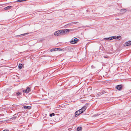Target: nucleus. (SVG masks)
<instances>
[{
  "instance_id": "nucleus-1",
  "label": "nucleus",
  "mask_w": 131,
  "mask_h": 131,
  "mask_svg": "<svg viewBox=\"0 0 131 131\" xmlns=\"http://www.w3.org/2000/svg\"><path fill=\"white\" fill-rule=\"evenodd\" d=\"M54 34L56 36L62 35V32L61 30H60L54 32Z\"/></svg>"
},
{
  "instance_id": "nucleus-2",
  "label": "nucleus",
  "mask_w": 131,
  "mask_h": 131,
  "mask_svg": "<svg viewBox=\"0 0 131 131\" xmlns=\"http://www.w3.org/2000/svg\"><path fill=\"white\" fill-rule=\"evenodd\" d=\"M79 39L77 38L72 39L71 41V43L72 44H75L77 43Z\"/></svg>"
},
{
  "instance_id": "nucleus-3",
  "label": "nucleus",
  "mask_w": 131,
  "mask_h": 131,
  "mask_svg": "<svg viewBox=\"0 0 131 131\" xmlns=\"http://www.w3.org/2000/svg\"><path fill=\"white\" fill-rule=\"evenodd\" d=\"M61 30L62 32V35L65 34L67 33V32H69V29H66Z\"/></svg>"
},
{
  "instance_id": "nucleus-4",
  "label": "nucleus",
  "mask_w": 131,
  "mask_h": 131,
  "mask_svg": "<svg viewBox=\"0 0 131 131\" xmlns=\"http://www.w3.org/2000/svg\"><path fill=\"white\" fill-rule=\"evenodd\" d=\"M30 91L31 90L30 88L29 87H27L25 90H23V91L24 92L29 93Z\"/></svg>"
},
{
  "instance_id": "nucleus-5",
  "label": "nucleus",
  "mask_w": 131,
  "mask_h": 131,
  "mask_svg": "<svg viewBox=\"0 0 131 131\" xmlns=\"http://www.w3.org/2000/svg\"><path fill=\"white\" fill-rule=\"evenodd\" d=\"M131 45V41H129L127 42H126L125 43L124 46H128Z\"/></svg>"
},
{
  "instance_id": "nucleus-6",
  "label": "nucleus",
  "mask_w": 131,
  "mask_h": 131,
  "mask_svg": "<svg viewBox=\"0 0 131 131\" xmlns=\"http://www.w3.org/2000/svg\"><path fill=\"white\" fill-rule=\"evenodd\" d=\"M80 111H77L75 113V117L78 116L80 114L82 113V112H81L79 113V112Z\"/></svg>"
},
{
  "instance_id": "nucleus-7",
  "label": "nucleus",
  "mask_w": 131,
  "mask_h": 131,
  "mask_svg": "<svg viewBox=\"0 0 131 131\" xmlns=\"http://www.w3.org/2000/svg\"><path fill=\"white\" fill-rule=\"evenodd\" d=\"M22 108L26 109H30L31 107L29 106H25L23 107Z\"/></svg>"
},
{
  "instance_id": "nucleus-8",
  "label": "nucleus",
  "mask_w": 131,
  "mask_h": 131,
  "mask_svg": "<svg viewBox=\"0 0 131 131\" xmlns=\"http://www.w3.org/2000/svg\"><path fill=\"white\" fill-rule=\"evenodd\" d=\"M86 107L85 106H83L82 108L80 109V110H82V112L83 113L86 109Z\"/></svg>"
},
{
  "instance_id": "nucleus-9",
  "label": "nucleus",
  "mask_w": 131,
  "mask_h": 131,
  "mask_svg": "<svg viewBox=\"0 0 131 131\" xmlns=\"http://www.w3.org/2000/svg\"><path fill=\"white\" fill-rule=\"evenodd\" d=\"M122 86L121 85H118L116 86V89L117 90H120Z\"/></svg>"
},
{
  "instance_id": "nucleus-10",
  "label": "nucleus",
  "mask_w": 131,
  "mask_h": 131,
  "mask_svg": "<svg viewBox=\"0 0 131 131\" xmlns=\"http://www.w3.org/2000/svg\"><path fill=\"white\" fill-rule=\"evenodd\" d=\"M126 11V9H123L120 10V13H121L123 14Z\"/></svg>"
},
{
  "instance_id": "nucleus-11",
  "label": "nucleus",
  "mask_w": 131,
  "mask_h": 131,
  "mask_svg": "<svg viewBox=\"0 0 131 131\" xmlns=\"http://www.w3.org/2000/svg\"><path fill=\"white\" fill-rule=\"evenodd\" d=\"M120 36H112V37H113V39H118L120 37Z\"/></svg>"
},
{
  "instance_id": "nucleus-12",
  "label": "nucleus",
  "mask_w": 131,
  "mask_h": 131,
  "mask_svg": "<svg viewBox=\"0 0 131 131\" xmlns=\"http://www.w3.org/2000/svg\"><path fill=\"white\" fill-rule=\"evenodd\" d=\"M113 37H110L109 38H104V39H105L107 40H111L113 39Z\"/></svg>"
},
{
  "instance_id": "nucleus-13",
  "label": "nucleus",
  "mask_w": 131,
  "mask_h": 131,
  "mask_svg": "<svg viewBox=\"0 0 131 131\" xmlns=\"http://www.w3.org/2000/svg\"><path fill=\"white\" fill-rule=\"evenodd\" d=\"M12 7L11 6H8L7 7L4 8V9L5 10H8V9H10V7Z\"/></svg>"
},
{
  "instance_id": "nucleus-14",
  "label": "nucleus",
  "mask_w": 131,
  "mask_h": 131,
  "mask_svg": "<svg viewBox=\"0 0 131 131\" xmlns=\"http://www.w3.org/2000/svg\"><path fill=\"white\" fill-rule=\"evenodd\" d=\"M22 66H23V65L22 64H19V66H18L19 68V69H20L22 67Z\"/></svg>"
},
{
  "instance_id": "nucleus-15",
  "label": "nucleus",
  "mask_w": 131,
  "mask_h": 131,
  "mask_svg": "<svg viewBox=\"0 0 131 131\" xmlns=\"http://www.w3.org/2000/svg\"><path fill=\"white\" fill-rule=\"evenodd\" d=\"M82 128L81 127H78L77 129V131H81Z\"/></svg>"
},
{
  "instance_id": "nucleus-16",
  "label": "nucleus",
  "mask_w": 131,
  "mask_h": 131,
  "mask_svg": "<svg viewBox=\"0 0 131 131\" xmlns=\"http://www.w3.org/2000/svg\"><path fill=\"white\" fill-rule=\"evenodd\" d=\"M16 117H17L15 115H14V117H12L11 118V119H15L16 118Z\"/></svg>"
},
{
  "instance_id": "nucleus-17",
  "label": "nucleus",
  "mask_w": 131,
  "mask_h": 131,
  "mask_svg": "<svg viewBox=\"0 0 131 131\" xmlns=\"http://www.w3.org/2000/svg\"><path fill=\"white\" fill-rule=\"evenodd\" d=\"M103 93V92H102L98 93L97 95H102V94H104V93Z\"/></svg>"
},
{
  "instance_id": "nucleus-18",
  "label": "nucleus",
  "mask_w": 131,
  "mask_h": 131,
  "mask_svg": "<svg viewBox=\"0 0 131 131\" xmlns=\"http://www.w3.org/2000/svg\"><path fill=\"white\" fill-rule=\"evenodd\" d=\"M16 95L17 96H20L21 95V93L19 92H18L16 93Z\"/></svg>"
},
{
  "instance_id": "nucleus-19",
  "label": "nucleus",
  "mask_w": 131,
  "mask_h": 131,
  "mask_svg": "<svg viewBox=\"0 0 131 131\" xmlns=\"http://www.w3.org/2000/svg\"><path fill=\"white\" fill-rule=\"evenodd\" d=\"M54 115L55 114L54 113H52L51 114H50L49 115L50 116L52 117V116H54Z\"/></svg>"
},
{
  "instance_id": "nucleus-20",
  "label": "nucleus",
  "mask_w": 131,
  "mask_h": 131,
  "mask_svg": "<svg viewBox=\"0 0 131 131\" xmlns=\"http://www.w3.org/2000/svg\"><path fill=\"white\" fill-rule=\"evenodd\" d=\"M28 34H29L28 33H25V34H21V35H19V36H21V35L24 36L25 35H26Z\"/></svg>"
},
{
  "instance_id": "nucleus-21",
  "label": "nucleus",
  "mask_w": 131,
  "mask_h": 131,
  "mask_svg": "<svg viewBox=\"0 0 131 131\" xmlns=\"http://www.w3.org/2000/svg\"><path fill=\"white\" fill-rule=\"evenodd\" d=\"M58 49H60L59 48H56L54 49V51L57 50H58Z\"/></svg>"
},
{
  "instance_id": "nucleus-22",
  "label": "nucleus",
  "mask_w": 131,
  "mask_h": 131,
  "mask_svg": "<svg viewBox=\"0 0 131 131\" xmlns=\"http://www.w3.org/2000/svg\"><path fill=\"white\" fill-rule=\"evenodd\" d=\"M99 115V114H97L96 115L95 114V115H94V116H96L97 115Z\"/></svg>"
},
{
  "instance_id": "nucleus-23",
  "label": "nucleus",
  "mask_w": 131,
  "mask_h": 131,
  "mask_svg": "<svg viewBox=\"0 0 131 131\" xmlns=\"http://www.w3.org/2000/svg\"><path fill=\"white\" fill-rule=\"evenodd\" d=\"M79 111H79V113H80V112H82V110H81V111H80V110H79Z\"/></svg>"
},
{
  "instance_id": "nucleus-24",
  "label": "nucleus",
  "mask_w": 131,
  "mask_h": 131,
  "mask_svg": "<svg viewBox=\"0 0 131 131\" xmlns=\"http://www.w3.org/2000/svg\"><path fill=\"white\" fill-rule=\"evenodd\" d=\"M3 131H9V130H3Z\"/></svg>"
},
{
  "instance_id": "nucleus-25",
  "label": "nucleus",
  "mask_w": 131,
  "mask_h": 131,
  "mask_svg": "<svg viewBox=\"0 0 131 131\" xmlns=\"http://www.w3.org/2000/svg\"><path fill=\"white\" fill-rule=\"evenodd\" d=\"M93 67H94V66H91V67L92 68H93Z\"/></svg>"
},
{
  "instance_id": "nucleus-26",
  "label": "nucleus",
  "mask_w": 131,
  "mask_h": 131,
  "mask_svg": "<svg viewBox=\"0 0 131 131\" xmlns=\"http://www.w3.org/2000/svg\"><path fill=\"white\" fill-rule=\"evenodd\" d=\"M104 57L105 58H107L106 57L104 56Z\"/></svg>"
},
{
  "instance_id": "nucleus-27",
  "label": "nucleus",
  "mask_w": 131,
  "mask_h": 131,
  "mask_svg": "<svg viewBox=\"0 0 131 131\" xmlns=\"http://www.w3.org/2000/svg\"><path fill=\"white\" fill-rule=\"evenodd\" d=\"M52 51V49H51V50H50V51Z\"/></svg>"
},
{
  "instance_id": "nucleus-28",
  "label": "nucleus",
  "mask_w": 131,
  "mask_h": 131,
  "mask_svg": "<svg viewBox=\"0 0 131 131\" xmlns=\"http://www.w3.org/2000/svg\"><path fill=\"white\" fill-rule=\"evenodd\" d=\"M60 50V49H58V50Z\"/></svg>"
}]
</instances>
